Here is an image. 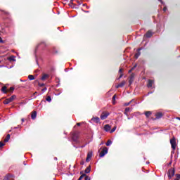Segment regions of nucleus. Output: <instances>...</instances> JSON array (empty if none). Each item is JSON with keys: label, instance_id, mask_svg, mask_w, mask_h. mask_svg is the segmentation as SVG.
<instances>
[{"label": "nucleus", "instance_id": "ea45409f", "mask_svg": "<svg viewBox=\"0 0 180 180\" xmlns=\"http://www.w3.org/2000/svg\"><path fill=\"white\" fill-rule=\"evenodd\" d=\"M125 112H130V108H125Z\"/></svg>", "mask_w": 180, "mask_h": 180}, {"label": "nucleus", "instance_id": "e433bc0d", "mask_svg": "<svg viewBox=\"0 0 180 180\" xmlns=\"http://www.w3.org/2000/svg\"><path fill=\"white\" fill-rule=\"evenodd\" d=\"M119 72H120V74H123V68H120L119 70Z\"/></svg>", "mask_w": 180, "mask_h": 180}, {"label": "nucleus", "instance_id": "de8ad7c7", "mask_svg": "<svg viewBox=\"0 0 180 180\" xmlns=\"http://www.w3.org/2000/svg\"><path fill=\"white\" fill-rule=\"evenodd\" d=\"M81 165H84V161H82V162H81Z\"/></svg>", "mask_w": 180, "mask_h": 180}, {"label": "nucleus", "instance_id": "39448f33", "mask_svg": "<svg viewBox=\"0 0 180 180\" xmlns=\"http://www.w3.org/2000/svg\"><path fill=\"white\" fill-rule=\"evenodd\" d=\"M108 149L107 147H104L102 150V151L99 154V157L102 158V157H105V155H106V154L108 153Z\"/></svg>", "mask_w": 180, "mask_h": 180}, {"label": "nucleus", "instance_id": "ddd939ff", "mask_svg": "<svg viewBox=\"0 0 180 180\" xmlns=\"http://www.w3.org/2000/svg\"><path fill=\"white\" fill-rule=\"evenodd\" d=\"M37 117V112L33 111L31 112V118L32 119V120H34Z\"/></svg>", "mask_w": 180, "mask_h": 180}, {"label": "nucleus", "instance_id": "423d86ee", "mask_svg": "<svg viewBox=\"0 0 180 180\" xmlns=\"http://www.w3.org/2000/svg\"><path fill=\"white\" fill-rule=\"evenodd\" d=\"M78 134L77 133H72V140L75 141V143H78Z\"/></svg>", "mask_w": 180, "mask_h": 180}, {"label": "nucleus", "instance_id": "6e6d98bb", "mask_svg": "<svg viewBox=\"0 0 180 180\" xmlns=\"http://www.w3.org/2000/svg\"><path fill=\"white\" fill-rule=\"evenodd\" d=\"M24 165H26V163H25V162H24Z\"/></svg>", "mask_w": 180, "mask_h": 180}, {"label": "nucleus", "instance_id": "a878e982", "mask_svg": "<svg viewBox=\"0 0 180 180\" xmlns=\"http://www.w3.org/2000/svg\"><path fill=\"white\" fill-rule=\"evenodd\" d=\"M74 0H70L69 3V6H71V8H74Z\"/></svg>", "mask_w": 180, "mask_h": 180}, {"label": "nucleus", "instance_id": "2eb2a0df", "mask_svg": "<svg viewBox=\"0 0 180 180\" xmlns=\"http://www.w3.org/2000/svg\"><path fill=\"white\" fill-rule=\"evenodd\" d=\"M92 122H94V123H99L100 119L98 117H94L91 118Z\"/></svg>", "mask_w": 180, "mask_h": 180}, {"label": "nucleus", "instance_id": "a19ab883", "mask_svg": "<svg viewBox=\"0 0 180 180\" xmlns=\"http://www.w3.org/2000/svg\"><path fill=\"white\" fill-rule=\"evenodd\" d=\"M83 6H86V9H89V6H88L86 4H83Z\"/></svg>", "mask_w": 180, "mask_h": 180}, {"label": "nucleus", "instance_id": "4468645a", "mask_svg": "<svg viewBox=\"0 0 180 180\" xmlns=\"http://www.w3.org/2000/svg\"><path fill=\"white\" fill-rule=\"evenodd\" d=\"M154 84V80L149 79L148 81L147 86L148 88H151L153 86V84Z\"/></svg>", "mask_w": 180, "mask_h": 180}, {"label": "nucleus", "instance_id": "5701e85b", "mask_svg": "<svg viewBox=\"0 0 180 180\" xmlns=\"http://www.w3.org/2000/svg\"><path fill=\"white\" fill-rule=\"evenodd\" d=\"M145 116H146V117H150L151 116V111L145 112Z\"/></svg>", "mask_w": 180, "mask_h": 180}, {"label": "nucleus", "instance_id": "49530a36", "mask_svg": "<svg viewBox=\"0 0 180 180\" xmlns=\"http://www.w3.org/2000/svg\"><path fill=\"white\" fill-rule=\"evenodd\" d=\"M77 126H81V122L77 123Z\"/></svg>", "mask_w": 180, "mask_h": 180}, {"label": "nucleus", "instance_id": "c85d7f7f", "mask_svg": "<svg viewBox=\"0 0 180 180\" xmlns=\"http://www.w3.org/2000/svg\"><path fill=\"white\" fill-rule=\"evenodd\" d=\"M112 144V141H110V140H108L107 142H106V143H105V145L107 146V147H109V146H110Z\"/></svg>", "mask_w": 180, "mask_h": 180}, {"label": "nucleus", "instance_id": "603ef678", "mask_svg": "<svg viewBox=\"0 0 180 180\" xmlns=\"http://www.w3.org/2000/svg\"><path fill=\"white\" fill-rule=\"evenodd\" d=\"M84 12H86V13H89V11H84Z\"/></svg>", "mask_w": 180, "mask_h": 180}, {"label": "nucleus", "instance_id": "72a5a7b5", "mask_svg": "<svg viewBox=\"0 0 180 180\" xmlns=\"http://www.w3.org/2000/svg\"><path fill=\"white\" fill-rule=\"evenodd\" d=\"M84 180H91V178L89 176H86H86H84Z\"/></svg>", "mask_w": 180, "mask_h": 180}, {"label": "nucleus", "instance_id": "6e6552de", "mask_svg": "<svg viewBox=\"0 0 180 180\" xmlns=\"http://www.w3.org/2000/svg\"><path fill=\"white\" fill-rule=\"evenodd\" d=\"M40 46H41L42 49H44V47H47V44L46 41H41L37 46V49H39Z\"/></svg>", "mask_w": 180, "mask_h": 180}, {"label": "nucleus", "instance_id": "20e7f679", "mask_svg": "<svg viewBox=\"0 0 180 180\" xmlns=\"http://www.w3.org/2000/svg\"><path fill=\"white\" fill-rule=\"evenodd\" d=\"M109 115H110V114L109 113V112H105V111H103V112L101 113L100 117H101V120H105V119H108V116H109Z\"/></svg>", "mask_w": 180, "mask_h": 180}, {"label": "nucleus", "instance_id": "c9c22d12", "mask_svg": "<svg viewBox=\"0 0 180 180\" xmlns=\"http://www.w3.org/2000/svg\"><path fill=\"white\" fill-rule=\"evenodd\" d=\"M131 102H133V100H131V101H129V103H127L124 104V106H129V105H130Z\"/></svg>", "mask_w": 180, "mask_h": 180}, {"label": "nucleus", "instance_id": "58836bf2", "mask_svg": "<svg viewBox=\"0 0 180 180\" xmlns=\"http://www.w3.org/2000/svg\"><path fill=\"white\" fill-rule=\"evenodd\" d=\"M176 179H179V180H180V174H176Z\"/></svg>", "mask_w": 180, "mask_h": 180}, {"label": "nucleus", "instance_id": "412c9836", "mask_svg": "<svg viewBox=\"0 0 180 180\" xmlns=\"http://www.w3.org/2000/svg\"><path fill=\"white\" fill-rule=\"evenodd\" d=\"M85 174H89L91 172V165L86 167L84 170Z\"/></svg>", "mask_w": 180, "mask_h": 180}, {"label": "nucleus", "instance_id": "393cba45", "mask_svg": "<svg viewBox=\"0 0 180 180\" xmlns=\"http://www.w3.org/2000/svg\"><path fill=\"white\" fill-rule=\"evenodd\" d=\"M112 105H116V94L112 96Z\"/></svg>", "mask_w": 180, "mask_h": 180}, {"label": "nucleus", "instance_id": "bb28decb", "mask_svg": "<svg viewBox=\"0 0 180 180\" xmlns=\"http://www.w3.org/2000/svg\"><path fill=\"white\" fill-rule=\"evenodd\" d=\"M28 79H30V81H33V79H34V76L30 75L28 76Z\"/></svg>", "mask_w": 180, "mask_h": 180}, {"label": "nucleus", "instance_id": "f704fd0d", "mask_svg": "<svg viewBox=\"0 0 180 180\" xmlns=\"http://www.w3.org/2000/svg\"><path fill=\"white\" fill-rule=\"evenodd\" d=\"M4 146H5V144L4 143V142L1 141L0 142V148H3Z\"/></svg>", "mask_w": 180, "mask_h": 180}, {"label": "nucleus", "instance_id": "a211bd4d", "mask_svg": "<svg viewBox=\"0 0 180 180\" xmlns=\"http://www.w3.org/2000/svg\"><path fill=\"white\" fill-rule=\"evenodd\" d=\"M1 92H3V94H7L8 93V87H6V86H4L1 88Z\"/></svg>", "mask_w": 180, "mask_h": 180}, {"label": "nucleus", "instance_id": "4be33fe9", "mask_svg": "<svg viewBox=\"0 0 180 180\" xmlns=\"http://www.w3.org/2000/svg\"><path fill=\"white\" fill-rule=\"evenodd\" d=\"M10 139H11V134H7V136H6V138L4 139V142L8 143Z\"/></svg>", "mask_w": 180, "mask_h": 180}, {"label": "nucleus", "instance_id": "a18cd8bd", "mask_svg": "<svg viewBox=\"0 0 180 180\" xmlns=\"http://www.w3.org/2000/svg\"><path fill=\"white\" fill-rule=\"evenodd\" d=\"M42 91H43L44 92H45V91H47V88H46V87L44 88V89H42Z\"/></svg>", "mask_w": 180, "mask_h": 180}, {"label": "nucleus", "instance_id": "473e14b6", "mask_svg": "<svg viewBox=\"0 0 180 180\" xmlns=\"http://www.w3.org/2000/svg\"><path fill=\"white\" fill-rule=\"evenodd\" d=\"M46 101H47V102H51V96H48L46 97Z\"/></svg>", "mask_w": 180, "mask_h": 180}, {"label": "nucleus", "instance_id": "1a4fd4ad", "mask_svg": "<svg viewBox=\"0 0 180 180\" xmlns=\"http://www.w3.org/2000/svg\"><path fill=\"white\" fill-rule=\"evenodd\" d=\"M126 85V81L123 80L121 83H120L118 85L115 86V88L117 89L119 88H123Z\"/></svg>", "mask_w": 180, "mask_h": 180}, {"label": "nucleus", "instance_id": "4d7b16f0", "mask_svg": "<svg viewBox=\"0 0 180 180\" xmlns=\"http://www.w3.org/2000/svg\"><path fill=\"white\" fill-rule=\"evenodd\" d=\"M85 146H82V148H84Z\"/></svg>", "mask_w": 180, "mask_h": 180}, {"label": "nucleus", "instance_id": "f8f14e48", "mask_svg": "<svg viewBox=\"0 0 180 180\" xmlns=\"http://www.w3.org/2000/svg\"><path fill=\"white\" fill-rule=\"evenodd\" d=\"M3 180H13V176L11 174H6Z\"/></svg>", "mask_w": 180, "mask_h": 180}, {"label": "nucleus", "instance_id": "09e8293b", "mask_svg": "<svg viewBox=\"0 0 180 180\" xmlns=\"http://www.w3.org/2000/svg\"><path fill=\"white\" fill-rule=\"evenodd\" d=\"M160 2H161V4H164V1H162V0H158Z\"/></svg>", "mask_w": 180, "mask_h": 180}, {"label": "nucleus", "instance_id": "2f4dec72", "mask_svg": "<svg viewBox=\"0 0 180 180\" xmlns=\"http://www.w3.org/2000/svg\"><path fill=\"white\" fill-rule=\"evenodd\" d=\"M136 67H137V65H135L131 69H130V70L128 71V72H129V73L131 72L136 68Z\"/></svg>", "mask_w": 180, "mask_h": 180}, {"label": "nucleus", "instance_id": "dca6fc26", "mask_svg": "<svg viewBox=\"0 0 180 180\" xmlns=\"http://www.w3.org/2000/svg\"><path fill=\"white\" fill-rule=\"evenodd\" d=\"M162 116H164V115L162 114V112H157L155 114V117H156V119H161V117H162Z\"/></svg>", "mask_w": 180, "mask_h": 180}, {"label": "nucleus", "instance_id": "6ab92c4d", "mask_svg": "<svg viewBox=\"0 0 180 180\" xmlns=\"http://www.w3.org/2000/svg\"><path fill=\"white\" fill-rule=\"evenodd\" d=\"M146 37L150 38L153 36V32L151 31H148L145 34Z\"/></svg>", "mask_w": 180, "mask_h": 180}, {"label": "nucleus", "instance_id": "c03bdc74", "mask_svg": "<svg viewBox=\"0 0 180 180\" xmlns=\"http://www.w3.org/2000/svg\"><path fill=\"white\" fill-rule=\"evenodd\" d=\"M0 43H4V40H2V38L0 37Z\"/></svg>", "mask_w": 180, "mask_h": 180}, {"label": "nucleus", "instance_id": "7ed1b4c3", "mask_svg": "<svg viewBox=\"0 0 180 180\" xmlns=\"http://www.w3.org/2000/svg\"><path fill=\"white\" fill-rule=\"evenodd\" d=\"M170 144L172 146V150H175L176 148V141L175 140V137H173L172 139H170Z\"/></svg>", "mask_w": 180, "mask_h": 180}, {"label": "nucleus", "instance_id": "3c124183", "mask_svg": "<svg viewBox=\"0 0 180 180\" xmlns=\"http://www.w3.org/2000/svg\"><path fill=\"white\" fill-rule=\"evenodd\" d=\"M21 120H22V122H25V119H21Z\"/></svg>", "mask_w": 180, "mask_h": 180}, {"label": "nucleus", "instance_id": "9b49d317", "mask_svg": "<svg viewBox=\"0 0 180 180\" xmlns=\"http://www.w3.org/2000/svg\"><path fill=\"white\" fill-rule=\"evenodd\" d=\"M92 158V152H89L86 158V162H89V160Z\"/></svg>", "mask_w": 180, "mask_h": 180}, {"label": "nucleus", "instance_id": "cd10ccee", "mask_svg": "<svg viewBox=\"0 0 180 180\" xmlns=\"http://www.w3.org/2000/svg\"><path fill=\"white\" fill-rule=\"evenodd\" d=\"M8 92H11V94L15 91V87H10L8 90H7Z\"/></svg>", "mask_w": 180, "mask_h": 180}, {"label": "nucleus", "instance_id": "4c0bfd02", "mask_svg": "<svg viewBox=\"0 0 180 180\" xmlns=\"http://www.w3.org/2000/svg\"><path fill=\"white\" fill-rule=\"evenodd\" d=\"M38 85H39V86H41V87L44 86V83H42V84L39 83Z\"/></svg>", "mask_w": 180, "mask_h": 180}, {"label": "nucleus", "instance_id": "79ce46f5", "mask_svg": "<svg viewBox=\"0 0 180 180\" xmlns=\"http://www.w3.org/2000/svg\"><path fill=\"white\" fill-rule=\"evenodd\" d=\"M123 77V73H120V75L119 77V79H120V78H122Z\"/></svg>", "mask_w": 180, "mask_h": 180}, {"label": "nucleus", "instance_id": "aec40b11", "mask_svg": "<svg viewBox=\"0 0 180 180\" xmlns=\"http://www.w3.org/2000/svg\"><path fill=\"white\" fill-rule=\"evenodd\" d=\"M49 78V75L47 74H44L43 76L41 77V81H46Z\"/></svg>", "mask_w": 180, "mask_h": 180}, {"label": "nucleus", "instance_id": "f03ea898", "mask_svg": "<svg viewBox=\"0 0 180 180\" xmlns=\"http://www.w3.org/2000/svg\"><path fill=\"white\" fill-rule=\"evenodd\" d=\"M174 175H175V169L172 167V168L169 169L168 172H167V176H168L169 179H171V178H172V176H174Z\"/></svg>", "mask_w": 180, "mask_h": 180}, {"label": "nucleus", "instance_id": "c756f323", "mask_svg": "<svg viewBox=\"0 0 180 180\" xmlns=\"http://www.w3.org/2000/svg\"><path fill=\"white\" fill-rule=\"evenodd\" d=\"M0 12H3L4 15H6L7 16L9 15V12L4 11V10H0Z\"/></svg>", "mask_w": 180, "mask_h": 180}, {"label": "nucleus", "instance_id": "0eeeda50", "mask_svg": "<svg viewBox=\"0 0 180 180\" xmlns=\"http://www.w3.org/2000/svg\"><path fill=\"white\" fill-rule=\"evenodd\" d=\"M135 75H136L134 73H131V75L129 76V86L131 85L133 82H134Z\"/></svg>", "mask_w": 180, "mask_h": 180}, {"label": "nucleus", "instance_id": "37998d69", "mask_svg": "<svg viewBox=\"0 0 180 180\" xmlns=\"http://www.w3.org/2000/svg\"><path fill=\"white\" fill-rule=\"evenodd\" d=\"M163 12H167V7L163 8Z\"/></svg>", "mask_w": 180, "mask_h": 180}, {"label": "nucleus", "instance_id": "f3484780", "mask_svg": "<svg viewBox=\"0 0 180 180\" xmlns=\"http://www.w3.org/2000/svg\"><path fill=\"white\" fill-rule=\"evenodd\" d=\"M110 129H111V127H110V125H109V124H105V125L104 126V130H105V131H110Z\"/></svg>", "mask_w": 180, "mask_h": 180}, {"label": "nucleus", "instance_id": "f257e3e1", "mask_svg": "<svg viewBox=\"0 0 180 180\" xmlns=\"http://www.w3.org/2000/svg\"><path fill=\"white\" fill-rule=\"evenodd\" d=\"M15 99H16V95H13L10 98H6L3 101V103H4V105H8V104L11 103V102H13V101H15Z\"/></svg>", "mask_w": 180, "mask_h": 180}, {"label": "nucleus", "instance_id": "b1692460", "mask_svg": "<svg viewBox=\"0 0 180 180\" xmlns=\"http://www.w3.org/2000/svg\"><path fill=\"white\" fill-rule=\"evenodd\" d=\"M9 61H16V59H15V56H11L8 58Z\"/></svg>", "mask_w": 180, "mask_h": 180}, {"label": "nucleus", "instance_id": "864d4df0", "mask_svg": "<svg viewBox=\"0 0 180 180\" xmlns=\"http://www.w3.org/2000/svg\"><path fill=\"white\" fill-rule=\"evenodd\" d=\"M36 94H37V91H35V92L34 93V95H36Z\"/></svg>", "mask_w": 180, "mask_h": 180}, {"label": "nucleus", "instance_id": "9d476101", "mask_svg": "<svg viewBox=\"0 0 180 180\" xmlns=\"http://www.w3.org/2000/svg\"><path fill=\"white\" fill-rule=\"evenodd\" d=\"M141 50V48H139L137 49V53H135L134 55V58H136L137 60V58H139V57H140L141 52H140V51Z\"/></svg>", "mask_w": 180, "mask_h": 180}, {"label": "nucleus", "instance_id": "5fc2aeb1", "mask_svg": "<svg viewBox=\"0 0 180 180\" xmlns=\"http://www.w3.org/2000/svg\"><path fill=\"white\" fill-rule=\"evenodd\" d=\"M54 160H55L56 161H57V158H54Z\"/></svg>", "mask_w": 180, "mask_h": 180}, {"label": "nucleus", "instance_id": "8fccbe9b", "mask_svg": "<svg viewBox=\"0 0 180 180\" xmlns=\"http://www.w3.org/2000/svg\"><path fill=\"white\" fill-rule=\"evenodd\" d=\"M124 114L126 115V116H127V112L125 111Z\"/></svg>", "mask_w": 180, "mask_h": 180}, {"label": "nucleus", "instance_id": "7c9ffc66", "mask_svg": "<svg viewBox=\"0 0 180 180\" xmlns=\"http://www.w3.org/2000/svg\"><path fill=\"white\" fill-rule=\"evenodd\" d=\"M116 129H117V127L115 126V127L110 131V133H114V131H116Z\"/></svg>", "mask_w": 180, "mask_h": 180}]
</instances>
